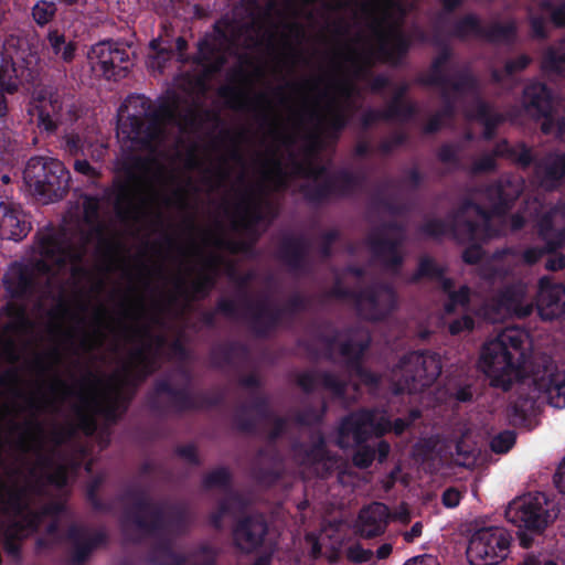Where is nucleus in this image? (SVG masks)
Masks as SVG:
<instances>
[{"label":"nucleus","instance_id":"nucleus-1","mask_svg":"<svg viewBox=\"0 0 565 565\" xmlns=\"http://www.w3.org/2000/svg\"><path fill=\"white\" fill-rule=\"evenodd\" d=\"M181 202V193L174 189L170 174L157 154L127 162L126 181L118 191L116 202L117 211L124 218L138 221L158 215L161 206Z\"/></svg>","mask_w":565,"mask_h":565},{"label":"nucleus","instance_id":"nucleus-2","mask_svg":"<svg viewBox=\"0 0 565 565\" xmlns=\"http://www.w3.org/2000/svg\"><path fill=\"white\" fill-rule=\"evenodd\" d=\"M352 92L347 78H311L295 85L284 103L300 117L316 121L318 137H329L344 125V106Z\"/></svg>","mask_w":565,"mask_h":565},{"label":"nucleus","instance_id":"nucleus-3","mask_svg":"<svg viewBox=\"0 0 565 565\" xmlns=\"http://www.w3.org/2000/svg\"><path fill=\"white\" fill-rule=\"evenodd\" d=\"M530 334L520 328H507L487 341L481 350L479 367L491 386L509 391L531 379L533 358H530Z\"/></svg>","mask_w":565,"mask_h":565},{"label":"nucleus","instance_id":"nucleus-4","mask_svg":"<svg viewBox=\"0 0 565 565\" xmlns=\"http://www.w3.org/2000/svg\"><path fill=\"white\" fill-rule=\"evenodd\" d=\"M56 402H72L75 413L83 422H88L96 413L111 417L120 402V386L117 380H103L90 375L71 388L56 379L49 392H39L31 397L30 406L46 409Z\"/></svg>","mask_w":565,"mask_h":565},{"label":"nucleus","instance_id":"nucleus-5","mask_svg":"<svg viewBox=\"0 0 565 565\" xmlns=\"http://www.w3.org/2000/svg\"><path fill=\"white\" fill-rule=\"evenodd\" d=\"M147 303L142 296H136L124 305L118 321L98 327L97 334L85 345L93 348L104 343L106 332L126 342L136 343L130 358V367L135 372H150L148 363L151 358V334L148 327Z\"/></svg>","mask_w":565,"mask_h":565},{"label":"nucleus","instance_id":"nucleus-6","mask_svg":"<svg viewBox=\"0 0 565 565\" xmlns=\"http://www.w3.org/2000/svg\"><path fill=\"white\" fill-rule=\"evenodd\" d=\"M168 120H159L149 113L148 102L142 97L127 99L119 113L117 136L122 140L131 141L136 148H149L157 151L158 145L164 139Z\"/></svg>","mask_w":565,"mask_h":565},{"label":"nucleus","instance_id":"nucleus-7","mask_svg":"<svg viewBox=\"0 0 565 565\" xmlns=\"http://www.w3.org/2000/svg\"><path fill=\"white\" fill-rule=\"evenodd\" d=\"M532 392L523 397L525 384L520 387V396L514 402V412L524 416L530 412L536 398L544 394L547 403L555 408H565V369L558 367L544 354L534 355L531 366Z\"/></svg>","mask_w":565,"mask_h":565},{"label":"nucleus","instance_id":"nucleus-8","mask_svg":"<svg viewBox=\"0 0 565 565\" xmlns=\"http://www.w3.org/2000/svg\"><path fill=\"white\" fill-rule=\"evenodd\" d=\"M419 417L418 411H412L407 418H398L393 424L384 411H361L347 416L338 429L337 444L348 448L361 444L371 437H379L393 430L401 435Z\"/></svg>","mask_w":565,"mask_h":565},{"label":"nucleus","instance_id":"nucleus-9","mask_svg":"<svg viewBox=\"0 0 565 565\" xmlns=\"http://www.w3.org/2000/svg\"><path fill=\"white\" fill-rule=\"evenodd\" d=\"M29 190L44 203L62 198L68 181L63 163L49 157L31 158L23 171Z\"/></svg>","mask_w":565,"mask_h":565},{"label":"nucleus","instance_id":"nucleus-10","mask_svg":"<svg viewBox=\"0 0 565 565\" xmlns=\"http://www.w3.org/2000/svg\"><path fill=\"white\" fill-rule=\"evenodd\" d=\"M441 371L437 355L412 352L404 355L392 370V382L396 393L418 392L429 386Z\"/></svg>","mask_w":565,"mask_h":565},{"label":"nucleus","instance_id":"nucleus-11","mask_svg":"<svg viewBox=\"0 0 565 565\" xmlns=\"http://www.w3.org/2000/svg\"><path fill=\"white\" fill-rule=\"evenodd\" d=\"M511 543L512 535L505 527L482 526L470 536L467 557L471 565H498L508 557Z\"/></svg>","mask_w":565,"mask_h":565},{"label":"nucleus","instance_id":"nucleus-12","mask_svg":"<svg viewBox=\"0 0 565 565\" xmlns=\"http://www.w3.org/2000/svg\"><path fill=\"white\" fill-rule=\"evenodd\" d=\"M504 515L515 526L536 533L544 531L555 519L552 503L541 492L515 498L508 504Z\"/></svg>","mask_w":565,"mask_h":565},{"label":"nucleus","instance_id":"nucleus-13","mask_svg":"<svg viewBox=\"0 0 565 565\" xmlns=\"http://www.w3.org/2000/svg\"><path fill=\"white\" fill-rule=\"evenodd\" d=\"M89 60L95 72L106 78H120L132 66L129 49L110 41L97 43L92 47Z\"/></svg>","mask_w":565,"mask_h":565},{"label":"nucleus","instance_id":"nucleus-14","mask_svg":"<svg viewBox=\"0 0 565 565\" xmlns=\"http://www.w3.org/2000/svg\"><path fill=\"white\" fill-rule=\"evenodd\" d=\"M522 103L525 111L531 117L544 118L542 130L545 134L559 136L564 132L563 122L559 118L551 116V96L543 84L533 83L527 85L524 89Z\"/></svg>","mask_w":565,"mask_h":565},{"label":"nucleus","instance_id":"nucleus-15","mask_svg":"<svg viewBox=\"0 0 565 565\" xmlns=\"http://www.w3.org/2000/svg\"><path fill=\"white\" fill-rule=\"evenodd\" d=\"M356 306L364 318L379 320L397 307V297L388 286H374L358 297Z\"/></svg>","mask_w":565,"mask_h":565},{"label":"nucleus","instance_id":"nucleus-16","mask_svg":"<svg viewBox=\"0 0 565 565\" xmlns=\"http://www.w3.org/2000/svg\"><path fill=\"white\" fill-rule=\"evenodd\" d=\"M520 184L516 183L512 185L511 182H508L507 185H499L491 190L493 194L497 195L499 203L494 205L492 212L490 214L480 212L481 223L480 225H471L466 224L463 228L458 226L456 231V235L461 237V231H466L470 239L481 238L482 236L491 237L493 234L488 233V227L490 224H494L497 222V215L502 212L501 207L508 204V202L515 198L519 194Z\"/></svg>","mask_w":565,"mask_h":565},{"label":"nucleus","instance_id":"nucleus-17","mask_svg":"<svg viewBox=\"0 0 565 565\" xmlns=\"http://www.w3.org/2000/svg\"><path fill=\"white\" fill-rule=\"evenodd\" d=\"M536 307L539 315L544 320L561 317L565 312V287L552 284L547 277L541 278Z\"/></svg>","mask_w":565,"mask_h":565},{"label":"nucleus","instance_id":"nucleus-18","mask_svg":"<svg viewBox=\"0 0 565 565\" xmlns=\"http://www.w3.org/2000/svg\"><path fill=\"white\" fill-rule=\"evenodd\" d=\"M41 255L43 264L39 267L40 270L50 271L51 266H61L66 263L74 264L79 260L83 255V248H70L63 242L53 236L46 235L41 239Z\"/></svg>","mask_w":565,"mask_h":565},{"label":"nucleus","instance_id":"nucleus-19","mask_svg":"<svg viewBox=\"0 0 565 565\" xmlns=\"http://www.w3.org/2000/svg\"><path fill=\"white\" fill-rule=\"evenodd\" d=\"M35 110L38 114V126L46 132L56 128L57 117L62 110L60 95L52 88H40L35 95Z\"/></svg>","mask_w":565,"mask_h":565},{"label":"nucleus","instance_id":"nucleus-20","mask_svg":"<svg viewBox=\"0 0 565 565\" xmlns=\"http://www.w3.org/2000/svg\"><path fill=\"white\" fill-rule=\"evenodd\" d=\"M2 217L0 222V235L6 239L20 241L30 231V223L21 211V206L13 201L0 202Z\"/></svg>","mask_w":565,"mask_h":565},{"label":"nucleus","instance_id":"nucleus-21","mask_svg":"<svg viewBox=\"0 0 565 565\" xmlns=\"http://www.w3.org/2000/svg\"><path fill=\"white\" fill-rule=\"evenodd\" d=\"M266 532L267 525L262 515L246 518L234 530L235 545L243 552H252L260 546Z\"/></svg>","mask_w":565,"mask_h":565},{"label":"nucleus","instance_id":"nucleus-22","mask_svg":"<svg viewBox=\"0 0 565 565\" xmlns=\"http://www.w3.org/2000/svg\"><path fill=\"white\" fill-rule=\"evenodd\" d=\"M390 519L385 504L374 502L361 510L356 521L358 532L363 537H374L384 533Z\"/></svg>","mask_w":565,"mask_h":565},{"label":"nucleus","instance_id":"nucleus-23","mask_svg":"<svg viewBox=\"0 0 565 565\" xmlns=\"http://www.w3.org/2000/svg\"><path fill=\"white\" fill-rule=\"evenodd\" d=\"M539 227L547 250L565 246V205L552 210L542 218Z\"/></svg>","mask_w":565,"mask_h":565},{"label":"nucleus","instance_id":"nucleus-24","mask_svg":"<svg viewBox=\"0 0 565 565\" xmlns=\"http://www.w3.org/2000/svg\"><path fill=\"white\" fill-rule=\"evenodd\" d=\"M532 302L526 298V287L518 284L507 289L500 297L495 307L498 316L515 315L526 317L532 312Z\"/></svg>","mask_w":565,"mask_h":565},{"label":"nucleus","instance_id":"nucleus-25","mask_svg":"<svg viewBox=\"0 0 565 565\" xmlns=\"http://www.w3.org/2000/svg\"><path fill=\"white\" fill-rule=\"evenodd\" d=\"M536 174L541 185L545 189H553L565 175V156H550L536 168Z\"/></svg>","mask_w":565,"mask_h":565},{"label":"nucleus","instance_id":"nucleus-26","mask_svg":"<svg viewBox=\"0 0 565 565\" xmlns=\"http://www.w3.org/2000/svg\"><path fill=\"white\" fill-rule=\"evenodd\" d=\"M370 247L376 256L385 262V264L396 265L402 259L397 244L390 239L377 241L372 238Z\"/></svg>","mask_w":565,"mask_h":565},{"label":"nucleus","instance_id":"nucleus-27","mask_svg":"<svg viewBox=\"0 0 565 565\" xmlns=\"http://www.w3.org/2000/svg\"><path fill=\"white\" fill-rule=\"evenodd\" d=\"M150 53L148 55V65L151 70L161 71L166 63L172 57L170 46H163L161 39H153L149 43Z\"/></svg>","mask_w":565,"mask_h":565},{"label":"nucleus","instance_id":"nucleus-28","mask_svg":"<svg viewBox=\"0 0 565 565\" xmlns=\"http://www.w3.org/2000/svg\"><path fill=\"white\" fill-rule=\"evenodd\" d=\"M3 282L12 297L24 294L30 286L26 274L20 267L11 268L4 276Z\"/></svg>","mask_w":565,"mask_h":565},{"label":"nucleus","instance_id":"nucleus-29","mask_svg":"<svg viewBox=\"0 0 565 565\" xmlns=\"http://www.w3.org/2000/svg\"><path fill=\"white\" fill-rule=\"evenodd\" d=\"M543 68L546 72L565 73V41L548 50L543 60Z\"/></svg>","mask_w":565,"mask_h":565},{"label":"nucleus","instance_id":"nucleus-30","mask_svg":"<svg viewBox=\"0 0 565 565\" xmlns=\"http://www.w3.org/2000/svg\"><path fill=\"white\" fill-rule=\"evenodd\" d=\"M47 40L54 54L60 56L64 62H71L75 55V45L66 42L64 35L56 31H52L47 35Z\"/></svg>","mask_w":565,"mask_h":565},{"label":"nucleus","instance_id":"nucleus-31","mask_svg":"<svg viewBox=\"0 0 565 565\" xmlns=\"http://www.w3.org/2000/svg\"><path fill=\"white\" fill-rule=\"evenodd\" d=\"M6 310L8 311V315L12 317L9 323V329L17 337H23L31 332L32 327L30 324V321L28 320L24 311L20 307H17L15 305L11 303L7 306Z\"/></svg>","mask_w":565,"mask_h":565},{"label":"nucleus","instance_id":"nucleus-32","mask_svg":"<svg viewBox=\"0 0 565 565\" xmlns=\"http://www.w3.org/2000/svg\"><path fill=\"white\" fill-rule=\"evenodd\" d=\"M214 39L205 38L199 43V61L207 66L209 72L218 70L223 63V57L217 54L213 56Z\"/></svg>","mask_w":565,"mask_h":565},{"label":"nucleus","instance_id":"nucleus-33","mask_svg":"<svg viewBox=\"0 0 565 565\" xmlns=\"http://www.w3.org/2000/svg\"><path fill=\"white\" fill-rule=\"evenodd\" d=\"M262 174L266 182L278 189L285 183V175L280 162L276 158H270L262 168Z\"/></svg>","mask_w":565,"mask_h":565},{"label":"nucleus","instance_id":"nucleus-34","mask_svg":"<svg viewBox=\"0 0 565 565\" xmlns=\"http://www.w3.org/2000/svg\"><path fill=\"white\" fill-rule=\"evenodd\" d=\"M443 288L448 294L449 302L446 311L450 312L455 306H466L469 301V288L461 286L458 291L452 290V282L449 279L443 280Z\"/></svg>","mask_w":565,"mask_h":565},{"label":"nucleus","instance_id":"nucleus-35","mask_svg":"<svg viewBox=\"0 0 565 565\" xmlns=\"http://www.w3.org/2000/svg\"><path fill=\"white\" fill-rule=\"evenodd\" d=\"M55 3L44 0L38 1L32 9L33 19L39 25L49 23L55 15Z\"/></svg>","mask_w":565,"mask_h":565},{"label":"nucleus","instance_id":"nucleus-36","mask_svg":"<svg viewBox=\"0 0 565 565\" xmlns=\"http://www.w3.org/2000/svg\"><path fill=\"white\" fill-rule=\"evenodd\" d=\"M515 436L513 431H503L491 440V448L495 452L503 454L513 446Z\"/></svg>","mask_w":565,"mask_h":565},{"label":"nucleus","instance_id":"nucleus-37","mask_svg":"<svg viewBox=\"0 0 565 565\" xmlns=\"http://www.w3.org/2000/svg\"><path fill=\"white\" fill-rule=\"evenodd\" d=\"M0 355L9 362L18 361L22 355V350L14 340H6L0 348Z\"/></svg>","mask_w":565,"mask_h":565},{"label":"nucleus","instance_id":"nucleus-38","mask_svg":"<svg viewBox=\"0 0 565 565\" xmlns=\"http://www.w3.org/2000/svg\"><path fill=\"white\" fill-rule=\"evenodd\" d=\"M473 328H475V321L470 316H463L459 319H455L448 326L449 332L452 335H457L462 332H469Z\"/></svg>","mask_w":565,"mask_h":565},{"label":"nucleus","instance_id":"nucleus-39","mask_svg":"<svg viewBox=\"0 0 565 565\" xmlns=\"http://www.w3.org/2000/svg\"><path fill=\"white\" fill-rule=\"evenodd\" d=\"M443 273V268L435 264V262L428 257L422 258L419 263L418 274L419 276H439Z\"/></svg>","mask_w":565,"mask_h":565},{"label":"nucleus","instance_id":"nucleus-40","mask_svg":"<svg viewBox=\"0 0 565 565\" xmlns=\"http://www.w3.org/2000/svg\"><path fill=\"white\" fill-rule=\"evenodd\" d=\"M347 556L353 562L362 563L367 562L371 558L372 552L370 550H364L359 544H353L347 550Z\"/></svg>","mask_w":565,"mask_h":565},{"label":"nucleus","instance_id":"nucleus-41","mask_svg":"<svg viewBox=\"0 0 565 565\" xmlns=\"http://www.w3.org/2000/svg\"><path fill=\"white\" fill-rule=\"evenodd\" d=\"M374 459V452L370 448L359 449L353 457V462L359 468H367Z\"/></svg>","mask_w":565,"mask_h":565},{"label":"nucleus","instance_id":"nucleus-42","mask_svg":"<svg viewBox=\"0 0 565 565\" xmlns=\"http://www.w3.org/2000/svg\"><path fill=\"white\" fill-rule=\"evenodd\" d=\"M461 500V493L455 489L449 488L444 491L441 501L446 508L452 509L456 508Z\"/></svg>","mask_w":565,"mask_h":565},{"label":"nucleus","instance_id":"nucleus-43","mask_svg":"<svg viewBox=\"0 0 565 565\" xmlns=\"http://www.w3.org/2000/svg\"><path fill=\"white\" fill-rule=\"evenodd\" d=\"M369 345V335L367 334H361L360 341L358 344H345L343 348V353L345 355H354L360 352H362L366 347Z\"/></svg>","mask_w":565,"mask_h":565},{"label":"nucleus","instance_id":"nucleus-44","mask_svg":"<svg viewBox=\"0 0 565 565\" xmlns=\"http://www.w3.org/2000/svg\"><path fill=\"white\" fill-rule=\"evenodd\" d=\"M64 140L65 148L70 153L76 154L78 151L84 150V145L81 142V139L77 135H67L65 136Z\"/></svg>","mask_w":565,"mask_h":565},{"label":"nucleus","instance_id":"nucleus-45","mask_svg":"<svg viewBox=\"0 0 565 565\" xmlns=\"http://www.w3.org/2000/svg\"><path fill=\"white\" fill-rule=\"evenodd\" d=\"M228 480V472L225 469H218L213 471L206 477L207 486H218L224 484Z\"/></svg>","mask_w":565,"mask_h":565},{"label":"nucleus","instance_id":"nucleus-46","mask_svg":"<svg viewBox=\"0 0 565 565\" xmlns=\"http://www.w3.org/2000/svg\"><path fill=\"white\" fill-rule=\"evenodd\" d=\"M530 60L525 55L518 56L514 61H510L505 65V70L508 74H513L514 72L521 71L526 67Z\"/></svg>","mask_w":565,"mask_h":565},{"label":"nucleus","instance_id":"nucleus-47","mask_svg":"<svg viewBox=\"0 0 565 565\" xmlns=\"http://www.w3.org/2000/svg\"><path fill=\"white\" fill-rule=\"evenodd\" d=\"M550 14L556 25L565 26V3L553 7Z\"/></svg>","mask_w":565,"mask_h":565},{"label":"nucleus","instance_id":"nucleus-48","mask_svg":"<svg viewBox=\"0 0 565 565\" xmlns=\"http://www.w3.org/2000/svg\"><path fill=\"white\" fill-rule=\"evenodd\" d=\"M477 108H478V113H477L476 117H478L482 120L483 125L486 126V137L489 138L490 132L488 131V126L492 121V117L489 115L488 107L484 104H482L481 102H477Z\"/></svg>","mask_w":565,"mask_h":565},{"label":"nucleus","instance_id":"nucleus-49","mask_svg":"<svg viewBox=\"0 0 565 565\" xmlns=\"http://www.w3.org/2000/svg\"><path fill=\"white\" fill-rule=\"evenodd\" d=\"M514 33V25L512 23H509L504 26H500L495 29V33L493 34V38L495 40H509L511 35Z\"/></svg>","mask_w":565,"mask_h":565},{"label":"nucleus","instance_id":"nucleus-50","mask_svg":"<svg viewBox=\"0 0 565 565\" xmlns=\"http://www.w3.org/2000/svg\"><path fill=\"white\" fill-rule=\"evenodd\" d=\"M565 267V256L555 255L548 258L546 262V268L548 270H558Z\"/></svg>","mask_w":565,"mask_h":565},{"label":"nucleus","instance_id":"nucleus-51","mask_svg":"<svg viewBox=\"0 0 565 565\" xmlns=\"http://www.w3.org/2000/svg\"><path fill=\"white\" fill-rule=\"evenodd\" d=\"M555 483L559 491L565 493V458L561 462L557 472L555 473Z\"/></svg>","mask_w":565,"mask_h":565},{"label":"nucleus","instance_id":"nucleus-52","mask_svg":"<svg viewBox=\"0 0 565 565\" xmlns=\"http://www.w3.org/2000/svg\"><path fill=\"white\" fill-rule=\"evenodd\" d=\"M423 532V524L420 522H416L412 529L403 534L404 540L408 543L413 542L415 539L419 537Z\"/></svg>","mask_w":565,"mask_h":565},{"label":"nucleus","instance_id":"nucleus-53","mask_svg":"<svg viewBox=\"0 0 565 565\" xmlns=\"http://www.w3.org/2000/svg\"><path fill=\"white\" fill-rule=\"evenodd\" d=\"M390 516L402 523H407L411 520V513L405 505H401L392 515L390 514Z\"/></svg>","mask_w":565,"mask_h":565},{"label":"nucleus","instance_id":"nucleus-54","mask_svg":"<svg viewBox=\"0 0 565 565\" xmlns=\"http://www.w3.org/2000/svg\"><path fill=\"white\" fill-rule=\"evenodd\" d=\"M481 256L480 249L477 246H472L465 250L463 259L466 263L473 264L479 260Z\"/></svg>","mask_w":565,"mask_h":565},{"label":"nucleus","instance_id":"nucleus-55","mask_svg":"<svg viewBox=\"0 0 565 565\" xmlns=\"http://www.w3.org/2000/svg\"><path fill=\"white\" fill-rule=\"evenodd\" d=\"M542 255H543V252L541 249L529 248L527 250L524 252L523 258H524L525 263L534 264L542 257Z\"/></svg>","mask_w":565,"mask_h":565},{"label":"nucleus","instance_id":"nucleus-56","mask_svg":"<svg viewBox=\"0 0 565 565\" xmlns=\"http://www.w3.org/2000/svg\"><path fill=\"white\" fill-rule=\"evenodd\" d=\"M404 565H438L437 559L431 556L416 557Z\"/></svg>","mask_w":565,"mask_h":565},{"label":"nucleus","instance_id":"nucleus-57","mask_svg":"<svg viewBox=\"0 0 565 565\" xmlns=\"http://www.w3.org/2000/svg\"><path fill=\"white\" fill-rule=\"evenodd\" d=\"M179 454H180V456H182L189 462H195L196 461L195 448L192 447V446H188V447L181 448L179 450Z\"/></svg>","mask_w":565,"mask_h":565},{"label":"nucleus","instance_id":"nucleus-58","mask_svg":"<svg viewBox=\"0 0 565 565\" xmlns=\"http://www.w3.org/2000/svg\"><path fill=\"white\" fill-rule=\"evenodd\" d=\"M75 167V170L83 173V174H86V175H90L93 174V168L89 166V163L86 161V160H77L74 164Z\"/></svg>","mask_w":565,"mask_h":565},{"label":"nucleus","instance_id":"nucleus-59","mask_svg":"<svg viewBox=\"0 0 565 565\" xmlns=\"http://www.w3.org/2000/svg\"><path fill=\"white\" fill-rule=\"evenodd\" d=\"M298 382L303 390L308 391L312 387L315 377L311 374H302L299 376Z\"/></svg>","mask_w":565,"mask_h":565},{"label":"nucleus","instance_id":"nucleus-60","mask_svg":"<svg viewBox=\"0 0 565 565\" xmlns=\"http://www.w3.org/2000/svg\"><path fill=\"white\" fill-rule=\"evenodd\" d=\"M365 58L364 57H360L358 56L356 54L354 53H350L348 55V58H347V62L353 66L355 70V72H358L361 67V65L364 63Z\"/></svg>","mask_w":565,"mask_h":565},{"label":"nucleus","instance_id":"nucleus-61","mask_svg":"<svg viewBox=\"0 0 565 565\" xmlns=\"http://www.w3.org/2000/svg\"><path fill=\"white\" fill-rule=\"evenodd\" d=\"M390 445L386 443V441H381L379 445H377V454H379V460L380 461H384L388 454H390Z\"/></svg>","mask_w":565,"mask_h":565},{"label":"nucleus","instance_id":"nucleus-62","mask_svg":"<svg viewBox=\"0 0 565 565\" xmlns=\"http://www.w3.org/2000/svg\"><path fill=\"white\" fill-rule=\"evenodd\" d=\"M356 374L359 375L361 381L366 384L376 382V377L373 374H371L370 372H367L366 370L359 367L356 370Z\"/></svg>","mask_w":565,"mask_h":565},{"label":"nucleus","instance_id":"nucleus-63","mask_svg":"<svg viewBox=\"0 0 565 565\" xmlns=\"http://www.w3.org/2000/svg\"><path fill=\"white\" fill-rule=\"evenodd\" d=\"M52 482L56 486L62 487L66 482V475L64 469H58L52 477Z\"/></svg>","mask_w":565,"mask_h":565},{"label":"nucleus","instance_id":"nucleus-64","mask_svg":"<svg viewBox=\"0 0 565 565\" xmlns=\"http://www.w3.org/2000/svg\"><path fill=\"white\" fill-rule=\"evenodd\" d=\"M392 552V545L391 544H383L381 545L377 551H376V556L377 558L380 559H383L385 557H387Z\"/></svg>","mask_w":565,"mask_h":565}]
</instances>
